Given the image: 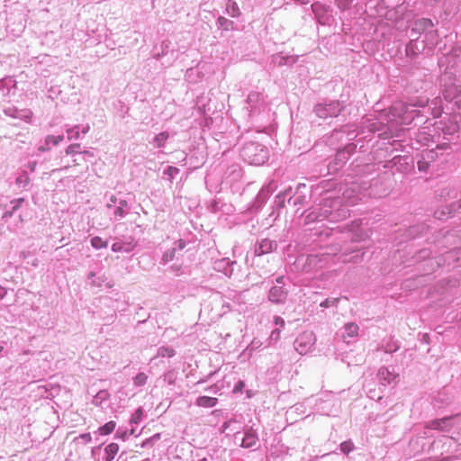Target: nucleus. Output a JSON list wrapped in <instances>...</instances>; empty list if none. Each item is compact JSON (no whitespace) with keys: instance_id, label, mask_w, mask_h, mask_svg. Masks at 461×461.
<instances>
[{"instance_id":"obj_36","label":"nucleus","mask_w":461,"mask_h":461,"mask_svg":"<svg viewBox=\"0 0 461 461\" xmlns=\"http://www.w3.org/2000/svg\"><path fill=\"white\" fill-rule=\"evenodd\" d=\"M226 13L231 17H239L240 12L237 3L232 0H229L226 5Z\"/></svg>"},{"instance_id":"obj_18","label":"nucleus","mask_w":461,"mask_h":461,"mask_svg":"<svg viewBox=\"0 0 461 461\" xmlns=\"http://www.w3.org/2000/svg\"><path fill=\"white\" fill-rule=\"evenodd\" d=\"M236 261H230L228 258H222L213 262V269L224 274L226 276H231Z\"/></svg>"},{"instance_id":"obj_13","label":"nucleus","mask_w":461,"mask_h":461,"mask_svg":"<svg viewBox=\"0 0 461 461\" xmlns=\"http://www.w3.org/2000/svg\"><path fill=\"white\" fill-rule=\"evenodd\" d=\"M315 339L312 333H304L297 337L294 341V348L301 355L305 354L314 344Z\"/></svg>"},{"instance_id":"obj_43","label":"nucleus","mask_w":461,"mask_h":461,"mask_svg":"<svg viewBox=\"0 0 461 461\" xmlns=\"http://www.w3.org/2000/svg\"><path fill=\"white\" fill-rule=\"evenodd\" d=\"M16 185L20 187H26L30 183V177L27 172L23 171L16 177Z\"/></svg>"},{"instance_id":"obj_47","label":"nucleus","mask_w":461,"mask_h":461,"mask_svg":"<svg viewBox=\"0 0 461 461\" xmlns=\"http://www.w3.org/2000/svg\"><path fill=\"white\" fill-rule=\"evenodd\" d=\"M178 173L179 169L173 166H168L163 172L164 176L170 181H172Z\"/></svg>"},{"instance_id":"obj_26","label":"nucleus","mask_w":461,"mask_h":461,"mask_svg":"<svg viewBox=\"0 0 461 461\" xmlns=\"http://www.w3.org/2000/svg\"><path fill=\"white\" fill-rule=\"evenodd\" d=\"M302 185H298L294 195H291L288 197L287 202L289 204L293 206L304 205L307 203L306 196L300 193Z\"/></svg>"},{"instance_id":"obj_24","label":"nucleus","mask_w":461,"mask_h":461,"mask_svg":"<svg viewBox=\"0 0 461 461\" xmlns=\"http://www.w3.org/2000/svg\"><path fill=\"white\" fill-rule=\"evenodd\" d=\"M342 135L347 136V140H353L357 136V133L356 130H350L348 126H343L339 130H334L331 137L340 140Z\"/></svg>"},{"instance_id":"obj_12","label":"nucleus","mask_w":461,"mask_h":461,"mask_svg":"<svg viewBox=\"0 0 461 461\" xmlns=\"http://www.w3.org/2000/svg\"><path fill=\"white\" fill-rule=\"evenodd\" d=\"M3 113L11 118L19 119L29 122L32 117V112L30 109H18L14 105L4 108Z\"/></svg>"},{"instance_id":"obj_37","label":"nucleus","mask_w":461,"mask_h":461,"mask_svg":"<svg viewBox=\"0 0 461 461\" xmlns=\"http://www.w3.org/2000/svg\"><path fill=\"white\" fill-rule=\"evenodd\" d=\"M161 438V433H156L153 436L146 438L142 443L140 444L141 447H152L154 445L160 440Z\"/></svg>"},{"instance_id":"obj_63","label":"nucleus","mask_w":461,"mask_h":461,"mask_svg":"<svg viewBox=\"0 0 461 461\" xmlns=\"http://www.w3.org/2000/svg\"><path fill=\"white\" fill-rule=\"evenodd\" d=\"M186 246V242L184 240H178L174 243L173 249H176L177 251L183 250Z\"/></svg>"},{"instance_id":"obj_55","label":"nucleus","mask_w":461,"mask_h":461,"mask_svg":"<svg viewBox=\"0 0 461 461\" xmlns=\"http://www.w3.org/2000/svg\"><path fill=\"white\" fill-rule=\"evenodd\" d=\"M432 254V251L429 249H420L416 255V260H422L429 258Z\"/></svg>"},{"instance_id":"obj_45","label":"nucleus","mask_w":461,"mask_h":461,"mask_svg":"<svg viewBox=\"0 0 461 461\" xmlns=\"http://www.w3.org/2000/svg\"><path fill=\"white\" fill-rule=\"evenodd\" d=\"M366 236V233H365L363 230H357L350 234V241L352 243H357L362 240H365Z\"/></svg>"},{"instance_id":"obj_11","label":"nucleus","mask_w":461,"mask_h":461,"mask_svg":"<svg viewBox=\"0 0 461 461\" xmlns=\"http://www.w3.org/2000/svg\"><path fill=\"white\" fill-rule=\"evenodd\" d=\"M311 7L319 23L325 25L330 23L332 20V14L331 9L329 5L316 2L313 3Z\"/></svg>"},{"instance_id":"obj_16","label":"nucleus","mask_w":461,"mask_h":461,"mask_svg":"<svg viewBox=\"0 0 461 461\" xmlns=\"http://www.w3.org/2000/svg\"><path fill=\"white\" fill-rule=\"evenodd\" d=\"M274 189L275 186H272V184L263 186L253 202V209L260 210L266 204Z\"/></svg>"},{"instance_id":"obj_49","label":"nucleus","mask_w":461,"mask_h":461,"mask_svg":"<svg viewBox=\"0 0 461 461\" xmlns=\"http://www.w3.org/2000/svg\"><path fill=\"white\" fill-rule=\"evenodd\" d=\"M142 416H143V411L142 409L140 407L138 408L131 415V420H130V422L131 424H139L142 419Z\"/></svg>"},{"instance_id":"obj_41","label":"nucleus","mask_w":461,"mask_h":461,"mask_svg":"<svg viewBox=\"0 0 461 461\" xmlns=\"http://www.w3.org/2000/svg\"><path fill=\"white\" fill-rule=\"evenodd\" d=\"M176 249H167L162 256L161 264L166 265L171 261H173L176 258Z\"/></svg>"},{"instance_id":"obj_46","label":"nucleus","mask_w":461,"mask_h":461,"mask_svg":"<svg viewBox=\"0 0 461 461\" xmlns=\"http://www.w3.org/2000/svg\"><path fill=\"white\" fill-rule=\"evenodd\" d=\"M430 165H431V162L422 159V156L420 155L418 161H417V167L420 172H428L430 167Z\"/></svg>"},{"instance_id":"obj_34","label":"nucleus","mask_w":461,"mask_h":461,"mask_svg":"<svg viewBox=\"0 0 461 461\" xmlns=\"http://www.w3.org/2000/svg\"><path fill=\"white\" fill-rule=\"evenodd\" d=\"M416 41H414V39H411L410 42L406 45L405 48L406 55L411 59L416 57L420 51V50L417 47Z\"/></svg>"},{"instance_id":"obj_21","label":"nucleus","mask_w":461,"mask_h":461,"mask_svg":"<svg viewBox=\"0 0 461 461\" xmlns=\"http://www.w3.org/2000/svg\"><path fill=\"white\" fill-rule=\"evenodd\" d=\"M359 327L355 322L346 323L341 332V338L346 343H349L351 339L358 336Z\"/></svg>"},{"instance_id":"obj_31","label":"nucleus","mask_w":461,"mask_h":461,"mask_svg":"<svg viewBox=\"0 0 461 461\" xmlns=\"http://www.w3.org/2000/svg\"><path fill=\"white\" fill-rule=\"evenodd\" d=\"M110 397L107 390H100L93 398L92 403L97 407H101L103 402H106Z\"/></svg>"},{"instance_id":"obj_33","label":"nucleus","mask_w":461,"mask_h":461,"mask_svg":"<svg viewBox=\"0 0 461 461\" xmlns=\"http://www.w3.org/2000/svg\"><path fill=\"white\" fill-rule=\"evenodd\" d=\"M168 138L169 133L167 131H162L154 137L152 143L156 148H164Z\"/></svg>"},{"instance_id":"obj_44","label":"nucleus","mask_w":461,"mask_h":461,"mask_svg":"<svg viewBox=\"0 0 461 461\" xmlns=\"http://www.w3.org/2000/svg\"><path fill=\"white\" fill-rule=\"evenodd\" d=\"M79 149H80V144L74 143V144L69 145L66 149L65 152L67 155L71 156V157H76L77 155L81 156L82 151H80Z\"/></svg>"},{"instance_id":"obj_48","label":"nucleus","mask_w":461,"mask_h":461,"mask_svg":"<svg viewBox=\"0 0 461 461\" xmlns=\"http://www.w3.org/2000/svg\"><path fill=\"white\" fill-rule=\"evenodd\" d=\"M177 373L175 370H169L164 374V381L168 384H174L176 380Z\"/></svg>"},{"instance_id":"obj_35","label":"nucleus","mask_w":461,"mask_h":461,"mask_svg":"<svg viewBox=\"0 0 461 461\" xmlns=\"http://www.w3.org/2000/svg\"><path fill=\"white\" fill-rule=\"evenodd\" d=\"M66 132H67V138L68 140H79L81 137L79 125L68 127L66 129Z\"/></svg>"},{"instance_id":"obj_1","label":"nucleus","mask_w":461,"mask_h":461,"mask_svg":"<svg viewBox=\"0 0 461 461\" xmlns=\"http://www.w3.org/2000/svg\"><path fill=\"white\" fill-rule=\"evenodd\" d=\"M422 110L417 109L416 104H407L403 102L394 103L390 110L384 111L380 114V118L370 122L367 127L370 131L377 133L378 136H385V138L393 136L392 129L393 122H400L404 125L413 124L414 126H420L426 123L429 119L427 113H429L430 108H427L423 104H420Z\"/></svg>"},{"instance_id":"obj_7","label":"nucleus","mask_w":461,"mask_h":461,"mask_svg":"<svg viewBox=\"0 0 461 461\" xmlns=\"http://www.w3.org/2000/svg\"><path fill=\"white\" fill-rule=\"evenodd\" d=\"M346 108L343 101L325 100L314 105L313 113L321 119L338 117Z\"/></svg>"},{"instance_id":"obj_15","label":"nucleus","mask_w":461,"mask_h":461,"mask_svg":"<svg viewBox=\"0 0 461 461\" xmlns=\"http://www.w3.org/2000/svg\"><path fill=\"white\" fill-rule=\"evenodd\" d=\"M277 249V243L276 240L269 239H263L258 241L255 245L254 254L255 256L260 257L275 251Z\"/></svg>"},{"instance_id":"obj_5","label":"nucleus","mask_w":461,"mask_h":461,"mask_svg":"<svg viewBox=\"0 0 461 461\" xmlns=\"http://www.w3.org/2000/svg\"><path fill=\"white\" fill-rule=\"evenodd\" d=\"M426 130H427V127H424V128L419 130V131L416 135V139H417L418 142H420L425 146H428V147H430V145L435 144V148H430V149L428 148V149L422 150L421 153L420 154L422 156V159L428 160L429 162L432 163L438 158L437 149H447V143L439 141L440 134H438V135L430 134Z\"/></svg>"},{"instance_id":"obj_40","label":"nucleus","mask_w":461,"mask_h":461,"mask_svg":"<svg viewBox=\"0 0 461 461\" xmlns=\"http://www.w3.org/2000/svg\"><path fill=\"white\" fill-rule=\"evenodd\" d=\"M91 246L95 249H100L106 248L108 246V241L104 240L101 237L95 236L93 237L90 240Z\"/></svg>"},{"instance_id":"obj_61","label":"nucleus","mask_w":461,"mask_h":461,"mask_svg":"<svg viewBox=\"0 0 461 461\" xmlns=\"http://www.w3.org/2000/svg\"><path fill=\"white\" fill-rule=\"evenodd\" d=\"M76 440L81 441L82 443L86 444V443H89L92 440V437H91L90 433H83V434H80L76 438Z\"/></svg>"},{"instance_id":"obj_51","label":"nucleus","mask_w":461,"mask_h":461,"mask_svg":"<svg viewBox=\"0 0 461 461\" xmlns=\"http://www.w3.org/2000/svg\"><path fill=\"white\" fill-rule=\"evenodd\" d=\"M354 0H335V5L339 10L345 11L350 8Z\"/></svg>"},{"instance_id":"obj_10","label":"nucleus","mask_w":461,"mask_h":461,"mask_svg":"<svg viewBox=\"0 0 461 461\" xmlns=\"http://www.w3.org/2000/svg\"><path fill=\"white\" fill-rule=\"evenodd\" d=\"M438 130L441 131L443 139L450 142L455 140V136L458 133L459 125L456 120L448 117L447 119L445 118L440 121L439 125L434 129L436 131ZM437 133V135L439 134L438 132Z\"/></svg>"},{"instance_id":"obj_4","label":"nucleus","mask_w":461,"mask_h":461,"mask_svg":"<svg viewBox=\"0 0 461 461\" xmlns=\"http://www.w3.org/2000/svg\"><path fill=\"white\" fill-rule=\"evenodd\" d=\"M339 204L340 201L338 198H323L320 204V208H315L305 215L304 223L310 224L314 221H321L324 220H328L330 221H336L338 213L334 212L333 209Z\"/></svg>"},{"instance_id":"obj_53","label":"nucleus","mask_w":461,"mask_h":461,"mask_svg":"<svg viewBox=\"0 0 461 461\" xmlns=\"http://www.w3.org/2000/svg\"><path fill=\"white\" fill-rule=\"evenodd\" d=\"M354 449V444L351 440L344 441L340 444V450L348 455Z\"/></svg>"},{"instance_id":"obj_17","label":"nucleus","mask_w":461,"mask_h":461,"mask_svg":"<svg viewBox=\"0 0 461 461\" xmlns=\"http://www.w3.org/2000/svg\"><path fill=\"white\" fill-rule=\"evenodd\" d=\"M443 95L446 100L453 102L459 109H461V86L452 85L447 86Z\"/></svg>"},{"instance_id":"obj_27","label":"nucleus","mask_w":461,"mask_h":461,"mask_svg":"<svg viewBox=\"0 0 461 461\" xmlns=\"http://www.w3.org/2000/svg\"><path fill=\"white\" fill-rule=\"evenodd\" d=\"M17 82L13 77H5L0 79V91L6 90L4 93V96H6L9 95L11 87L15 88Z\"/></svg>"},{"instance_id":"obj_30","label":"nucleus","mask_w":461,"mask_h":461,"mask_svg":"<svg viewBox=\"0 0 461 461\" xmlns=\"http://www.w3.org/2000/svg\"><path fill=\"white\" fill-rule=\"evenodd\" d=\"M217 402H218L217 398L205 396V395L199 396L195 402V403L198 406L204 407V408L214 407L217 404Z\"/></svg>"},{"instance_id":"obj_52","label":"nucleus","mask_w":461,"mask_h":461,"mask_svg":"<svg viewBox=\"0 0 461 461\" xmlns=\"http://www.w3.org/2000/svg\"><path fill=\"white\" fill-rule=\"evenodd\" d=\"M427 227L424 224L417 225V226H411L409 229V234L411 236L419 235L426 231Z\"/></svg>"},{"instance_id":"obj_29","label":"nucleus","mask_w":461,"mask_h":461,"mask_svg":"<svg viewBox=\"0 0 461 461\" xmlns=\"http://www.w3.org/2000/svg\"><path fill=\"white\" fill-rule=\"evenodd\" d=\"M349 159V157L347 155V151H343L342 149H339L335 155V158L332 162V167L333 169H338L339 167H342L348 160Z\"/></svg>"},{"instance_id":"obj_57","label":"nucleus","mask_w":461,"mask_h":461,"mask_svg":"<svg viewBox=\"0 0 461 461\" xmlns=\"http://www.w3.org/2000/svg\"><path fill=\"white\" fill-rule=\"evenodd\" d=\"M112 250L113 252H130L131 249L130 248H124V245L122 242H115L112 245Z\"/></svg>"},{"instance_id":"obj_14","label":"nucleus","mask_w":461,"mask_h":461,"mask_svg":"<svg viewBox=\"0 0 461 461\" xmlns=\"http://www.w3.org/2000/svg\"><path fill=\"white\" fill-rule=\"evenodd\" d=\"M258 442V435L257 430L252 426H246L244 429V437L241 440L240 447L244 448H257Z\"/></svg>"},{"instance_id":"obj_59","label":"nucleus","mask_w":461,"mask_h":461,"mask_svg":"<svg viewBox=\"0 0 461 461\" xmlns=\"http://www.w3.org/2000/svg\"><path fill=\"white\" fill-rule=\"evenodd\" d=\"M281 330L279 328H276L272 330L270 336H269V344L271 342H276L280 338Z\"/></svg>"},{"instance_id":"obj_60","label":"nucleus","mask_w":461,"mask_h":461,"mask_svg":"<svg viewBox=\"0 0 461 461\" xmlns=\"http://www.w3.org/2000/svg\"><path fill=\"white\" fill-rule=\"evenodd\" d=\"M357 145L355 143H348L343 149V151H347V155L350 158L351 154L356 151Z\"/></svg>"},{"instance_id":"obj_38","label":"nucleus","mask_w":461,"mask_h":461,"mask_svg":"<svg viewBox=\"0 0 461 461\" xmlns=\"http://www.w3.org/2000/svg\"><path fill=\"white\" fill-rule=\"evenodd\" d=\"M216 23L219 28L223 29L225 31H229L233 28V22L223 16H220L217 19Z\"/></svg>"},{"instance_id":"obj_58","label":"nucleus","mask_w":461,"mask_h":461,"mask_svg":"<svg viewBox=\"0 0 461 461\" xmlns=\"http://www.w3.org/2000/svg\"><path fill=\"white\" fill-rule=\"evenodd\" d=\"M23 203L24 198L14 199L10 202L11 209L15 212L17 210H19Z\"/></svg>"},{"instance_id":"obj_20","label":"nucleus","mask_w":461,"mask_h":461,"mask_svg":"<svg viewBox=\"0 0 461 461\" xmlns=\"http://www.w3.org/2000/svg\"><path fill=\"white\" fill-rule=\"evenodd\" d=\"M378 379L383 385L396 384L399 375L389 370L388 367L382 366L378 370Z\"/></svg>"},{"instance_id":"obj_54","label":"nucleus","mask_w":461,"mask_h":461,"mask_svg":"<svg viewBox=\"0 0 461 461\" xmlns=\"http://www.w3.org/2000/svg\"><path fill=\"white\" fill-rule=\"evenodd\" d=\"M260 96H261L260 93H258V92H251L248 95L247 103L252 108L253 107V104L258 102V100L260 99Z\"/></svg>"},{"instance_id":"obj_22","label":"nucleus","mask_w":461,"mask_h":461,"mask_svg":"<svg viewBox=\"0 0 461 461\" xmlns=\"http://www.w3.org/2000/svg\"><path fill=\"white\" fill-rule=\"evenodd\" d=\"M64 140L63 135H48L44 140V143L38 147L40 152L49 151L51 147L58 146Z\"/></svg>"},{"instance_id":"obj_64","label":"nucleus","mask_w":461,"mask_h":461,"mask_svg":"<svg viewBox=\"0 0 461 461\" xmlns=\"http://www.w3.org/2000/svg\"><path fill=\"white\" fill-rule=\"evenodd\" d=\"M120 199H118L115 195H112L107 203V207L111 209L112 207H115L118 204Z\"/></svg>"},{"instance_id":"obj_42","label":"nucleus","mask_w":461,"mask_h":461,"mask_svg":"<svg viewBox=\"0 0 461 461\" xmlns=\"http://www.w3.org/2000/svg\"><path fill=\"white\" fill-rule=\"evenodd\" d=\"M176 354V351L174 348L170 347H160L158 349L157 356L161 357H172Z\"/></svg>"},{"instance_id":"obj_28","label":"nucleus","mask_w":461,"mask_h":461,"mask_svg":"<svg viewBox=\"0 0 461 461\" xmlns=\"http://www.w3.org/2000/svg\"><path fill=\"white\" fill-rule=\"evenodd\" d=\"M119 452V445L117 443H110L104 447V461H113Z\"/></svg>"},{"instance_id":"obj_25","label":"nucleus","mask_w":461,"mask_h":461,"mask_svg":"<svg viewBox=\"0 0 461 461\" xmlns=\"http://www.w3.org/2000/svg\"><path fill=\"white\" fill-rule=\"evenodd\" d=\"M451 419H452V417L448 416V417H444L442 419L431 420L429 423L428 428H429L431 429L447 430L450 426Z\"/></svg>"},{"instance_id":"obj_62","label":"nucleus","mask_w":461,"mask_h":461,"mask_svg":"<svg viewBox=\"0 0 461 461\" xmlns=\"http://www.w3.org/2000/svg\"><path fill=\"white\" fill-rule=\"evenodd\" d=\"M115 437L122 440H125L128 438V430L119 428L116 431Z\"/></svg>"},{"instance_id":"obj_6","label":"nucleus","mask_w":461,"mask_h":461,"mask_svg":"<svg viewBox=\"0 0 461 461\" xmlns=\"http://www.w3.org/2000/svg\"><path fill=\"white\" fill-rule=\"evenodd\" d=\"M240 155L249 165L260 166L267 161L269 151L258 141H247L240 149Z\"/></svg>"},{"instance_id":"obj_56","label":"nucleus","mask_w":461,"mask_h":461,"mask_svg":"<svg viewBox=\"0 0 461 461\" xmlns=\"http://www.w3.org/2000/svg\"><path fill=\"white\" fill-rule=\"evenodd\" d=\"M430 461H461V457L459 456H436L430 458Z\"/></svg>"},{"instance_id":"obj_32","label":"nucleus","mask_w":461,"mask_h":461,"mask_svg":"<svg viewBox=\"0 0 461 461\" xmlns=\"http://www.w3.org/2000/svg\"><path fill=\"white\" fill-rule=\"evenodd\" d=\"M292 193V188H288V189H285L284 192H281L279 193L276 197H275V204L277 208H283L285 207V200L287 197L290 196V194Z\"/></svg>"},{"instance_id":"obj_9","label":"nucleus","mask_w":461,"mask_h":461,"mask_svg":"<svg viewBox=\"0 0 461 461\" xmlns=\"http://www.w3.org/2000/svg\"><path fill=\"white\" fill-rule=\"evenodd\" d=\"M288 295V289L284 284V276L276 279V284L271 286L268 293V300L276 304H283L285 303Z\"/></svg>"},{"instance_id":"obj_8","label":"nucleus","mask_w":461,"mask_h":461,"mask_svg":"<svg viewBox=\"0 0 461 461\" xmlns=\"http://www.w3.org/2000/svg\"><path fill=\"white\" fill-rule=\"evenodd\" d=\"M434 24L430 19L420 18L416 21L411 25V37L414 39V41H418L420 36L422 33H425V37L427 41H431L433 43L434 39L437 36V31L433 30Z\"/></svg>"},{"instance_id":"obj_19","label":"nucleus","mask_w":461,"mask_h":461,"mask_svg":"<svg viewBox=\"0 0 461 461\" xmlns=\"http://www.w3.org/2000/svg\"><path fill=\"white\" fill-rule=\"evenodd\" d=\"M438 196L447 204L442 206L441 208H438V210L444 209L447 212V209H446L447 205H449L451 203H458V201H453L457 198L458 192L455 187L450 186V185L442 188L438 193Z\"/></svg>"},{"instance_id":"obj_3","label":"nucleus","mask_w":461,"mask_h":461,"mask_svg":"<svg viewBox=\"0 0 461 461\" xmlns=\"http://www.w3.org/2000/svg\"><path fill=\"white\" fill-rule=\"evenodd\" d=\"M358 251V249L353 248L348 249L345 244H334L327 247L322 253L320 255H311L309 260L311 263L318 261L323 267L330 263L335 264L337 262L348 263V262H360L363 258V254L354 255L349 257L350 253Z\"/></svg>"},{"instance_id":"obj_2","label":"nucleus","mask_w":461,"mask_h":461,"mask_svg":"<svg viewBox=\"0 0 461 461\" xmlns=\"http://www.w3.org/2000/svg\"><path fill=\"white\" fill-rule=\"evenodd\" d=\"M435 246L438 249V252L443 249H447L444 252H440L437 257L438 266L456 267V264L461 265V233L460 230L440 231L435 240Z\"/></svg>"},{"instance_id":"obj_50","label":"nucleus","mask_w":461,"mask_h":461,"mask_svg":"<svg viewBox=\"0 0 461 461\" xmlns=\"http://www.w3.org/2000/svg\"><path fill=\"white\" fill-rule=\"evenodd\" d=\"M148 376L144 373H139L134 378H133V384L135 386H142L147 383Z\"/></svg>"},{"instance_id":"obj_23","label":"nucleus","mask_w":461,"mask_h":461,"mask_svg":"<svg viewBox=\"0 0 461 461\" xmlns=\"http://www.w3.org/2000/svg\"><path fill=\"white\" fill-rule=\"evenodd\" d=\"M130 211L128 202L124 199H120L118 204L114 207L113 219L119 221L125 217Z\"/></svg>"},{"instance_id":"obj_39","label":"nucleus","mask_w":461,"mask_h":461,"mask_svg":"<svg viewBox=\"0 0 461 461\" xmlns=\"http://www.w3.org/2000/svg\"><path fill=\"white\" fill-rule=\"evenodd\" d=\"M115 427V421L111 420L99 428V433L103 436L109 435L114 430Z\"/></svg>"}]
</instances>
